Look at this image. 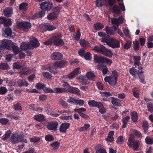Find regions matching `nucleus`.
Listing matches in <instances>:
<instances>
[{
  "instance_id": "obj_31",
  "label": "nucleus",
  "mask_w": 153,
  "mask_h": 153,
  "mask_svg": "<svg viewBox=\"0 0 153 153\" xmlns=\"http://www.w3.org/2000/svg\"><path fill=\"white\" fill-rule=\"evenodd\" d=\"M134 50L137 51H138L140 48V45L139 42L137 40H135L133 42V46Z\"/></svg>"
},
{
  "instance_id": "obj_41",
  "label": "nucleus",
  "mask_w": 153,
  "mask_h": 153,
  "mask_svg": "<svg viewBox=\"0 0 153 153\" xmlns=\"http://www.w3.org/2000/svg\"><path fill=\"white\" fill-rule=\"evenodd\" d=\"M9 67L8 64L6 63H1L0 64V69L6 70Z\"/></svg>"
},
{
  "instance_id": "obj_39",
  "label": "nucleus",
  "mask_w": 153,
  "mask_h": 153,
  "mask_svg": "<svg viewBox=\"0 0 153 153\" xmlns=\"http://www.w3.org/2000/svg\"><path fill=\"white\" fill-rule=\"evenodd\" d=\"M130 119L129 116H127L125 118H123V124L122 126V127L125 128L126 127L128 121Z\"/></svg>"
},
{
  "instance_id": "obj_40",
  "label": "nucleus",
  "mask_w": 153,
  "mask_h": 153,
  "mask_svg": "<svg viewBox=\"0 0 153 153\" xmlns=\"http://www.w3.org/2000/svg\"><path fill=\"white\" fill-rule=\"evenodd\" d=\"M137 71L138 72V73L139 72V71H137V70L133 67L130 68L129 70L130 74L134 76H136Z\"/></svg>"
},
{
  "instance_id": "obj_4",
  "label": "nucleus",
  "mask_w": 153,
  "mask_h": 153,
  "mask_svg": "<svg viewBox=\"0 0 153 153\" xmlns=\"http://www.w3.org/2000/svg\"><path fill=\"white\" fill-rule=\"evenodd\" d=\"M17 26L19 28H21L25 31H28V30L31 27V24L28 22H17L16 23Z\"/></svg>"
},
{
  "instance_id": "obj_34",
  "label": "nucleus",
  "mask_w": 153,
  "mask_h": 153,
  "mask_svg": "<svg viewBox=\"0 0 153 153\" xmlns=\"http://www.w3.org/2000/svg\"><path fill=\"white\" fill-rule=\"evenodd\" d=\"M45 15V12L42 10L41 11H40L38 13L35 14L34 16L35 18H39L42 17Z\"/></svg>"
},
{
  "instance_id": "obj_43",
  "label": "nucleus",
  "mask_w": 153,
  "mask_h": 153,
  "mask_svg": "<svg viewBox=\"0 0 153 153\" xmlns=\"http://www.w3.org/2000/svg\"><path fill=\"white\" fill-rule=\"evenodd\" d=\"M106 31L108 34L110 35H114L115 33V31H114L108 27H107L106 28Z\"/></svg>"
},
{
  "instance_id": "obj_8",
  "label": "nucleus",
  "mask_w": 153,
  "mask_h": 153,
  "mask_svg": "<svg viewBox=\"0 0 153 153\" xmlns=\"http://www.w3.org/2000/svg\"><path fill=\"white\" fill-rule=\"evenodd\" d=\"M67 63V62L66 61L61 60L55 62L53 64V66L56 69L60 68L65 66L66 65Z\"/></svg>"
},
{
  "instance_id": "obj_64",
  "label": "nucleus",
  "mask_w": 153,
  "mask_h": 153,
  "mask_svg": "<svg viewBox=\"0 0 153 153\" xmlns=\"http://www.w3.org/2000/svg\"><path fill=\"white\" fill-rule=\"evenodd\" d=\"M77 33L75 36V39L76 40H79L80 37V30L78 29L77 30Z\"/></svg>"
},
{
  "instance_id": "obj_48",
  "label": "nucleus",
  "mask_w": 153,
  "mask_h": 153,
  "mask_svg": "<svg viewBox=\"0 0 153 153\" xmlns=\"http://www.w3.org/2000/svg\"><path fill=\"white\" fill-rule=\"evenodd\" d=\"M142 126L143 128L144 133H147L148 130V125L147 123L146 122H144L142 123Z\"/></svg>"
},
{
  "instance_id": "obj_44",
  "label": "nucleus",
  "mask_w": 153,
  "mask_h": 153,
  "mask_svg": "<svg viewBox=\"0 0 153 153\" xmlns=\"http://www.w3.org/2000/svg\"><path fill=\"white\" fill-rule=\"evenodd\" d=\"M42 75L43 76L48 79H51L52 78V76L48 72H44L42 73Z\"/></svg>"
},
{
  "instance_id": "obj_3",
  "label": "nucleus",
  "mask_w": 153,
  "mask_h": 153,
  "mask_svg": "<svg viewBox=\"0 0 153 153\" xmlns=\"http://www.w3.org/2000/svg\"><path fill=\"white\" fill-rule=\"evenodd\" d=\"M139 143L137 141H134V137L131 135L128 140V145L130 148L132 146L133 150H137L139 147Z\"/></svg>"
},
{
  "instance_id": "obj_42",
  "label": "nucleus",
  "mask_w": 153,
  "mask_h": 153,
  "mask_svg": "<svg viewBox=\"0 0 153 153\" xmlns=\"http://www.w3.org/2000/svg\"><path fill=\"white\" fill-rule=\"evenodd\" d=\"M11 46L13 49V51L14 53L15 54H18L19 51V47L13 45H11Z\"/></svg>"
},
{
  "instance_id": "obj_59",
  "label": "nucleus",
  "mask_w": 153,
  "mask_h": 153,
  "mask_svg": "<svg viewBox=\"0 0 153 153\" xmlns=\"http://www.w3.org/2000/svg\"><path fill=\"white\" fill-rule=\"evenodd\" d=\"M131 43L130 41H127L126 43L124 45V48L126 49H128L131 46Z\"/></svg>"
},
{
  "instance_id": "obj_55",
  "label": "nucleus",
  "mask_w": 153,
  "mask_h": 153,
  "mask_svg": "<svg viewBox=\"0 0 153 153\" xmlns=\"http://www.w3.org/2000/svg\"><path fill=\"white\" fill-rule=\"evenodd\" d=\"M106 140L107 142L113 141L114 140L113 134H108Z\"/></svg>"
},
{
  "instance_id": "obj_19",
  "label": "nucleus",
  "mask_w": 153,
  "mask_h": 153,
  "mask_svg": "<svg viewBox=\"0 0 153 153\" xmlns=\"http://www.w3.org/2000/svg\"><path fill=\"white\" fill-rule=\"evenodd\" d=\"M104 58L100 56L95 55L94 57V59L96 63H104Z\"/></svg>"
},
{
  "instance_id": "obj_57",
  "label": "nucleus",
  "mask_w": 153,
  "mask_h": 153,
  "mask_svg": "<svg viewBox=\"0 0 153 153\" xmlns=\"http://www.w3.org/2000/svg\"><path fill=\"white\" fill-rule=\"evenodd\" d=\"M147 105L148 111L151 112H153V105L150 103H147Z\"/></svg>"
},
{
  "instance_id": "obj_26",
  "label": "nucleus",
  "mask_w": 153,
  "mask_h": 153,
  "mask_svg": "<svg viewBox=\"0 0 153 153\" xmlns=\"http://www.w3.org/2000/svg\"><path fill=\"white\" fill-rule=\"evenodd\" d=\"M33 118L35 120L39 122L43 121L45 119V117L44 115L42 114L35 115Z\"/></svg>"
},
{
  "instance_id": "obj_35",
  "label": "nucleus",
  "mask_w": 153,
  "mask_h": 153,
  "mask_svg": "<svg viewBox=\"0 0 153 153\" xmlns=\"http://www.w3.org/2000/svg\"><path fill=\"white\" fill-rule=\"evenodd\" d=\"M28 4L26 3H22L19 5V9L20 10H25L27 9Z\"/></svg>"
},
{
  "instance_id": "obj_52",
  "label": "nucleus",
  "mask_w": 153,
  "mask_h": 153,
  "mask_svg": "<svg viewBox=\"0 0 153 153\" xmlns=\"http://www.w3.org/2000/svg\"><path fill=\"white\" fill-rule=\"evenodd\" d=\"M146 143L149 144H151L153 143V139L150 137H146L145 138Z\"/></svg>"
},
{
  "instance_id": "obj_18",
  "label": "nucleus",
  "mask_w": 153,
  "mask_h": 153,
  "mask_svg": "<svg viewBox=\"0 0 153 153\" xmlns=\"http://www.w3.org/2000/svg\"><path fill=\"white\" fill-rule=\"evenodd\" d=\"M3 12L4 16L10 17L13 14V9L11 7L5 8L3 10Z\"/></svg>"
},
{
  "instance_id": "obj_17",
  "label": "nucleus",
  "mask_w": 153,
  "mask_h": 153,
  "mask_svg": "<svg viewBox=\"0 0 153 153\" xmlns=\"http://www.w3.org/2000/svg\"><path fill=\"white\" fill-rule=\"evenodd\" d=\"M67 92L80 95L79 90L78 88L72 86H70L67 89Z\"/></svg>"
},
{
  "instance_id": "obj_20",
  "label": "nucleus",
  "mask_w": 153,
  "mask_h": 153,
  "mask_svg": "<svg viewBox=\"0 0 153 153\" xmlns=\"http://www.w3.org/2000/svg\"><path fill=\"white\" fill-rule=\"evenodd\" d=\"M111 98H112L111 102L114 105L117 106H120V100L113 97H112Z\"/></svg>"
},
{
  "instance_id": "obj_49",
  "label": "nucleus",
  "mask_w": 153,
  "mask_h": 153,
  "mask_svg": "<svg viewBox=\"0 0 153 153\" xmlns=\"http://www.w3.org/2000/svg\"><path fill=\"white\" fill-rule=\"evenodd\" d=\"M100 94L103 97H108L112 95V94L110 92L106 91L100 92Z\"/></svg>"
},
{
  "instance_id": "obj_2",
  "label": "nucleus",
  "mask_w": 153,
  "mask_h": 153,
  "mask_svg": "<svg viewBox=\"0 0 153 153\" xmlns=\"http://www.w3.org/2000/svg\"><path fill=\"white\" fill-rule=\"evenodd\" d=\"M92 48V49L94 51L98 53H100L108 57H111L112 56L113 53L111 51L108 50L103 45H101L100 47L94 46Z\"/></svg>"
},
{
  "instance_id": "obj_6",
  "label": "nucleus",
  "mask_w": 153,
  "mask_h": 153,
  "mask_svg": "<svg viewBox=\"0 0 153 153\" xmlns=\"http://www.w3.org/2000/svg\"><path fill=\"white\" fill-rule=\"evenodd\" d=\"M10 42V41L9 40L4 39L2 40L1 44H0V49L6 48L8 49H10V47L11 46Z\"/></svg>"
},
{
  "instance_id": "obj_56",
  "label": "nucleus",
  "mask_w": 153,
  "mask_h": 153,
  "mask_svg": "<svg viewBox=\"0 0 153 153\" xmlns=\"http://www.w3.org/2000/svg\"><path fill=\"white\" fill-rule=\"evenodd\" d=\"M0 122L2 124L5 125L9 122V120L7 118H3L0 119Z\"/></svg>"
},
{
  "instance_id": "obj_13",
  "label": "nucleus",
  "mask_w": 153,
  "mask_h": 153,
  "mask_svg": "<svg viewBox=\"0 0 153 153\" xmlns=\"http://www.w3.org/2000/svg\"><path fill=\"white\" fill-rule=\"evenodd\" d=\"M88 104L90 106L100 108L103 107L102 103L97 102L94 100H90L88 102Z\"/></svg>"
},
{
  "instance_id": "obj_51",
  "label": "nucleus",
  "mask_w": 153,
  "mask_h": 153,
  "mask_svg": "<svg viewBox=\"0 0 153 153\" xmlns=\"http://www.w3.org/2000/svg\"><path fill=\"white\" fill-rule=\"evenodd\" d=\"M36 87L38 89L40 90L42 89L43 90V89L45 88V86L44 84H42L41 83H39L36 84Z\"/></svg>"
},
{
  "instance_id": "obj_1",
  "label": "nucleus",
  "mask_w": 153,
  "mask_h": 153,
  "mask_svg": "<svg viewBox=\"0 0 153 153\" xmlns=\"http://www.w3.org/2000/svg\"><path fill=\"white\" fill-rule=\"evenodd\" d=\"M62 36L60 33L55 34L51 39L45 42L44 44L49 45L53 44L56 46H62L64 44L63 40L61 39Z\"/></svg>"
},
{
  "instance_id": "obj_47",
  "label": "nucleus",
  "mask_w": 153,
  "mask_h": 153,
  "mask_svg": "<svg viewBox=\"0 0 153 153\" xmlns=\"http://www.w3.org/2000/svg\"><path fill=\"white\" fill-rule=\"evenodd\" d=\"M79 43L80 45L84 47H86L89 44L88 42L85 41L84 39L80 40Z\"/></svg>"
},
{
  "instance_id": "obj_28",
  "label": "nucleus",
  "mask_w": 153,
  "mask_h": 153,
  "mask_svg": "<svg viewBox=\"0 0 153 153\" xmlns=\"http://www.w3.org/2000/svg\"><path fill=\"white\" fill-rule=\"evenodd\" d=\"M131 119L134 122H136L138 120V115L137 112L133 111L131 112Z\"/></svg>"
},
{
  "instance_id": "obj_63",
  "label": "nucleus",
  "mask_w": 153,
  "mask_h": 153,
  "mask_svg": "<svg viewBox=\"0 0 153 153\" xmlns=\"http://www.w3.org/2000/svg\"><path fill=\"white\" fill-rule=\"evenodd\" d=\"M124 139L123 136H121L119 137L117 140V143H121L123 142Z\"/></svg>"
},
{
  "instance_id": "obj_62",
  "label": "nucleus",
  "mask_w": 153,
  "mask_h": 153,
  "mask_svg": "<svg viewBox=\"0 0 153 153\" xmlns=\"http://www.w3.org/2000/svg\"><path fill=\"white\" fill-rule=\"evenodd\" d=\"M45 92L54 93V91L50 88H46L45 87L43 90Z\"/></svg>"
},
{
  "instance_id": "obj_27",
  "label": "nucleus",
  "mask_w": 153,
  "mask_h": 153,
  "mask_svg": "<svg viewBox=\"0 0 153 153\" xmlns=\"http://www.w3.org/2000/svg\"><path fill=\"white\" fill-rule=\"evenodd\" d=\"M55 93L57 94L67 92V89L64 88H56L54 89Z\"/></svg>"
},
{
  "instance_id": "obj_23",
  "label": "nucleus",
  "mask_w": 153,
  "mask_h": 153,
  "mask_svg": "<svg viewBox=\"0 0 153 153\" xmlns=\"http://www.w3.org/2000/svg\"><path fill=\"white\" fill-rule=\"evenodd\" d=\"M20 47L21 50L23 51L27 50L28 49H31L29 43L27 44L22 43Z\"/></svg>"
},
{
  "instance_id": "obj_33",
  "label": "nucleus",
  "mask_w": 153,
  "mask_h": 153,
  "mask_svg": "<svg viewBox=\"0 0 153 153\" xmlns=\"http://www.w3.org/2000/svg\"><path fill=\"white\" fill-rule=\"evenodd\" d=\"M111 41V39H110L109 37H107L106 36H104L101 39V42H105L106 43L107 45L108 46L109 45Z\"/></svg>"
},
{
  "instance_id": "obj_25",
  "label": "nucleus",
  "mask_w": 153,
  "mask_h": 153,
  "mask_svg": "<svg viewBox=\"0 0 153 153\" xmlns=\"http://www.w3.org/2000/svg\"><path fill=\"white\" fill-rule=\"evenodd\" d=\"M17 85L19 87H22L23 85L27 86L28 85L27 82L25 81V79H19L17 82Z\"/></svg>"
},
{
  "instance_id": "obj_24",
  "label": "nucleus",
  "mask_w": 153,
  "mask_h": 153,
  "mask_svg": "<svg viewBox=\"0 0 153 153\" xmlns=\"http://www.w3.org/2000/svg\"><path fill=\"white\" fill-rule=\"evenodd\" d=\"M111 11L113 13L119 14L120 13V11L119 7L117 5L114 6L111 9Z\"/></svg>"
},
{
  "instance_id": "obj_7",
  "label": "nucleus",
  "mask_w": 153,
  "mask_h": 153,
  "mask_svg": "<svg viewBox=\"0 0 153 153\" xmlns=\"http://www.w3.org/2000/svg\"><path fill=\"white\" fill-rule=\"evenodd\" d=\"M117 79L114 78L113 76H106L104 78L105 81L108 82L111 85H114L116 84Z\"/></svg>"
},
{
  "instance_id": "obj_21",
  "label": "nucleus",
  "mask_w": 153,
  "mask_h": 153,
  "mask_svg": "<svg viewBox=\"0 0 153 153\" xmlns=\"http://www.w3.org/2000/svg\"><path fill=\"white\" fill-rule=\"evenodd\" d=\"M77 79L79 80L82 84L84 85H86L88 83L86 78L85 76H79L76 77Z\"/></svg>"
},
{
  "instance_id": "obj_61",
  "label": "nucleus",
  "mask_w": 153,
  "mask_h": 153,
  "mask_svg": "<svg viewBox=\"0 0 153 153\" xmlns=\"http://www.w3.org/2000/svg\"><path fill=\"white\" fill-rule=\"evenodd\" d=\"M40 140V139L38 137H34L30 139V141L31 142L37 143Z\"/></svg>"
},
{
  "instance_id": "obj_53",
  "label": "nucleus",
  "mask_w": 153,
  "mask_h": 153,
  "mask_svg": "<svg viewBox=\"0 0 153 153\" xmlns=\"http://www.w3.org/2000/svg\"><path fill=\"white\" fill-rule=\"evenodd\" d=\"M45 140L48 141H51L54 140L53 137L50 134H48L45 137Z\"/></svg>"
},
{
  "instance_id": "obj_15",
  "label": "nucleus",
  "mask_w": 153,
  "mask_h": 153,
  "mask_svg": "<svg viewBox=\"0 0 153 153\" xmlns=\"http://www.w3.org/2000/svg\"><path fill=\"white\" fill-rule=\"evenodd\" d=\"M123 19L121 16L117 19L112 18L111 19V23L112 24H115L117 26L122 24L123 22Z\"/></svg>"
},
{
  "instance_id": "obj_60",
  "label": "nucleus",
  "mask_w": 153,
  "mask_h": 153,
  "mask_svg": "<svg viewBox=\"0 0 153 153\" xmlns=\"http://www.w3.org/2000/svg\"><path fill=\"white\" fill-rule=\"evenodd\" d=\"M59 103L62 105L67 107L68 106V104L66 103V102L62 99L59 100Z\"/></svg>"
},
{
  "instance_id": "obj_10",
  "label": "nucleus",
  "mask_w": 153,
  "mask_h": 153,
  "mask_svg": "<svg viewBox=\"0 0 153 153\" xmlns=\"http://www.w3.org/2000/svg\"><path fill=\"white\" fill-rule=\"evenodd\" d=\"M29 43L30 46L31 47V49H33L35 48L38 47L40 45V44L37 39L34 37H33L30 39Z\"/></svg>"
},
{
  "instance_id": "obj_46",
  "label": "nucleus",
  "mask_w": 153,
  "mask_h": 153,
  "mask_svg": "<svg viewBox=\"0 0 153 153\" xmlns=\"http://www.w3.org/2000/svg\"><path fill=\"white\" fill-rule=\"evenodd\" d=\"M14 108L16 111L21 110L22 109V108L21 104L19 103H18L14 105Z\"/></svg>"
},
{
  "instance_id": "obj_54",
  "label": "nucleus",
  "mask_w": 153,
  "mask_h": 153,
  "mask_svg": "<svg viewBox=\"0 0 153 153\" xmlns=\"http://www.w3.org/2000/svg\"><path fill=\"white\" fill-rule=\"evenodd\" d=\"M7 89L4 87L0 88V94H4L7 91Z\"/></svg>"
},
{
  "instance_id": "obj_38",
  "label": "nucleus",
  "mask_w": 153,
  "mask_h": 153,
  "mask_svg": "<svg viewBox=\"0 0 153 153\" xmlns=\"http://www.w3.org/2000/svg\"><path fill=\"white\" fill-rule=\"evenodd\" d=\"M61 9V7L57 6L54 7L52 10V11L58 16L60 12Z\"/></svg>"
},
{
  "instance_id": "obj_50",
  "label": "nucleus",
  "mask_w": 153,
  "mask_h": 153,
  "mask_svg": "<svg viewBox=\"0 0 153 153\" xmlns=\"http://www.w3.org/2000/svg\"><path fill=\"white\" fill-rule=\"evenodd\" d=\"M86 111V109L84 108H75L74 109L75 112H77L79 114L80 113H82V112L85 111Z\"/></svg>"
},
{
  "instance_id": "obj_45",
  "label": "nucleus",
  "mask_w": 153,
  "mask_h": 153,
  "mask_svg": "<svg viewBox=\"0 0 153 153\" xmlns=\"http://www.w3.org/2000/svg\"><path fill=\"white\" fill-rule=\"evenodd\" d=\"M59 145V143L56 141L52 143L51 144V146L53 148V149H58Z\"/></svg>"
},
{
  "instance_id": "obj_11",
  "label": "nucleus",
  "mask_w": 153,
  "mask_h": 153,
  "mask_svg": "<svg viewBox=\"0 0 153 153\" xmlns=\"http://www.w3.org/2000/svg\"><path fill=\"white\" fill-rule=\"evenodd\" d=\"M62 54L59 52H55L52 53L51 55V59L54 60H59L63 59Z\"/></svg>"
},
{
  "instance_id": "obj_37",
  "label": "nucleus",
  "mask_w": 153,
  "mask_h": 153,
  "mask_svg": "<svg viewBox=\"0 0 153 153\" xmlns=\"http://www.w3.org/2000/svg\"><path fill=\"white\" fill-rule=\"evenodd\" d=\"M4 35H7V36H11L12 33V30L10 27L6 28L4 30Z\"/></svg>"
},
{
  "instance_id": "obj_30",
  "label": "nucleus",
  "mask_w": 153,
  "mask_h": 153,
  "mask_svg": "<svg viewBox=\"0 0 153 153\" xmlns=\"http://www.w3.org/2000/svg\"><path fill=\"white\" fill-rule=\"evenodd\" d=\"M86 76L87 78L91 80H94L95 77L94 74L91 71L88 72L86 74Z\"/></svg>"
},
{
  "instance_id": "obj_12",
  "label": "nucleus",
  "mask_w": 153,
  "mask_h": 153,
  "mask_svg": "<svg viewBox=\"0 0 153 153\" xmlns=\"http://www.w3.org/2000/svg\"><path fill=\"white\" fill-rule=\"evenodd\" d=\"M58 125V123L56 122H49L47 125V128L49 130H56Z\"/></svg>"
},
{
  "instance_id": "obj_32",
  "label": "nucleus",
  "mask_w": 153,
  "mask_h": 153,
  "mask_svg": "<svg viewBox=\"0 0 153 153\" xmlns=\"http://www.w3.org/2000/svg\"><path fill=\"white\" fill-rule=\"evenodd\" d=\"M18 134H13L11 136V140L12 143H16L18 142Z\"/></svg>"
},
{
  "instance_id": "obj_14",
  "label": "nucleus",
  "mask_w": 153,
  "mask_h": 153,
  "mask_svg": "<svg viewBox=\"0 0 153 153\" xmlns=\"http://www.w3.org/2000/svg\"><path fill=\"white\" fill-rule=\"evenodd\" d=\"M109 46L113 48H118L120 47V42L114 39H111Z\"/></svg>"
},
{
  "instance_id": "obj_5",
  "label": "nucleus",
  "mask_w": 153,
  "mask_h": 153,
  "mask_svg": "<svg viewBox=\"0 0 153 153\" xmlns=\"http://www.w3.org/2000/svg\"><path fill=\"white\" fill-rule=\"evenodd\" d=\"M40 7L42 10H43L45 12V11H49L51 9L52 7V3L50 2H45L41 3L40 4Z\"/></svg>"
},
{
  "instance_id": "obj_16",
  "label": "nucleus",
  "mask_w": 153,
  "mask_h": 153,
  "mask_svg": "<svg viewBox=\"0 0 153 153\" xmlns=\"http://www.w3.org/2000/svg\"><path fill=\"white\" fill-rule=\"evenodd\" d=\"M70 126V124L68 123H62L59 128L60 132L63 133H65L66 130L69 128Z\"/></svg>"
},
{
  "instance_id": "obj_36",
  "label": "nucleus",
  "mask_w": 153,
  "mask_h": 153,
  "mask_svg": "<svg viewBox=\"0 0 153 153\" xmlns=\"http://www.w3.org/2000/svg\"><path fill=\"white\" fill-rule=\"evenodd\" d=\"M101 145L100 144H99L97 146V147H98V149L99 148H100L99 149H97L96 152V153H106L105 150L101 147Z\"/></svg>"
},
{
  "instance_id": "obj_22",
  "label": "nucleus",
  "mask_w": 153,
  "mask_h": 153,
  "mask_svg": "<svg viewBox=\"0 0 153 153\" xmlns=\"http://www.w3.org/2000/svg\"><path fill=\"white\" fill-rule=\"evenodd\" d=\"M58 16L52 11L47 15V18L49 20H53L57 18Z\"/></svg>"
},
{
  "instance_id": "obj_29",
  "label": "nucleus",
  "mask_w": 153,
  "mask_h": 153,
  "mask_svg": "<svg viewBox=\"0 0 153 153\" xmlns=\"http://www.w3.org/2000/svg\"><path fill=\"white\" fill-rule=\"evenodd\" d=\"M94 27L95 29L99 30L103 28L104 27V26L102 23L98 22L94 25Z\"/></svg>"
},
{
  "instance_id": "obj_58",
  "label": "nucleus",
  "mask_w": 153,
  "mask_h": 153,
  "mask_svg": "<svg viewBox=\"0 0 153 153\" xmlns=\"http://www.w3.org/2000/svg\"><path fill=\"white\" fill-rule=\"evenodd\" d=\"M46 29L48 31H51L55 29L56 27L52 25H48L46 26Z\"/></svg>"
},
{
  "instance_id": "obj_9",
  "label": "nucleus",
  "mask_w": 153,
  "mask_h": 153,
  "mask_svg": "<svg viewBox=\"0 0 153 153\" xmlns=\"http://www.w3.org/2000/svg\"><path fill=\"white\" fill-rule=\"evenodd\" d=\"M0 20L1 24H3L5 26H10L12 24L11 20L10 18L1 16L0 18Z\"/></svg>"
}]
</instances>
